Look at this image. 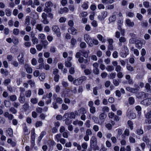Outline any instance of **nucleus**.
Masks as SVG:
<instances>
[{
  "label": "nucleus",
  "mask_w": 151,
  "mask_h": 151,
  "mask_svg": "<svg viewBox=\"0 0 151 151\" xmlns=\"http://www.w3.org/2000/svg\"><path fill=\"white\" fill-rule=\"evenodd\" d=\"M53 4L50 1L46 2L45 4V8L44 9V11L46 12H51L52 11L51 7L53 6Z\"/></svg>",
  "instance_id": "nucleus-1"
},
{
  "label": "nucleus",
  "mask_w": 151,
  "mask_h": 151,
  "mask_svg": "<svg viewBox=\"0 0 151 151\" xmlns=\"http://www.w3.org/2000/svg\"><path fill=\"white\" fill-rule=\"evenodd\" d=\"M84 38L88 45L91 47L93 46V44H92V40L89 35L87 34L84 35Z\"/></svg>",
  "instance_id": "nucleus-2"
},
{
  "label": "nucleus",
  "mask_w": 151,
  "mask_h": 151,
  "mask_svg": "<svg viewBox=\"0 0 151 151\" xmlns=\"http://www.w3.org/2000/svg\"><path fill=\"white\" fill-rule=\"evenodd\" d=\"M52 31L56 34L57 37H60V36L61 33L60 32V29L57 26H53L52 27Z\"/></svg>",
  "instance_id": "nucleus-3"
},
{
  "label": "nucleus",
  "mask_w": 151,
  "mask_h": 151,
  "mask_svg": "<svg viewBox=\"0 0 151 151\" xmlns=\"http://www.w3.org/2000/svg\"><path fill=\"white\" fill-rule=\"evenodd\" d=\"M24 52H22L20 53L19 55L18 56V60L19 62V63L20 64H24Z\"/></svg>",
  "instance_id": "nucleus-4"
},
{
  "label": "nucleus",
  "mask_w": 151,
  "mask_h": 151,
  "mask_svg": "<svg viewBox=\"0 0 151 151\" xmlns=\"http://www.w3.org/2000/svg\"><path fill=\"white\" fill-rule=\"evenodd\" d=\"M108 15V12L106 11L103 12L101 13V15H99L98 18L100 20H103Z\"/></svg>",
  "instance_id": "nucleus-5"
},
{
  "label": "nucleus",
  "mask_w": 151,
  "mask_h": 151,
  "mask_svg": "<svg viewBox=\"0 0 151 151\" xmlns=\"http://www.w3.org/2000/svg\"><path fill=\"white\" fill-rule=\"evenodd\" d=\"M146 93L143 92H141L137 93V97L138 99L144 98L146 97Z\"/></svg>",
  "instance_id": "nucleus-6"
},
{
  "label": "nucleus",
  "mask_w": 151,
  "mask_h": 151,
  "mask_svg": "<svg viewBox=\"0 0 151 151\" xmlns=\"http://www.w3.org/2000/svg\"><path fill=\"white\" fill-rule=\"evenodd\" d=\"M19 100L21 104H23L25 102V98L23 93H20V96L19 98Z\"/></svg>",
  "instance_id": "nucleus-7"
},
{
  "label": "nucleus",
  "mask_w": 151,
  "mask_h": 151,
  "mask_svg": "<svg viewBox=\"0 0 151 151\" xmlns=\"http://www.w3.org/2000/svg\"><path fill=\"white\" fill-rule=\"evenodd\" d=\"M151 103V98L146 99L141 102V103L145 105H150Z\"/></svg>",
  "instance_id": "nucleus-8"
},
{
  "label": "nucleus",
  "mask_w": 151,
  "mask_h": 151,
  "mask_svg": "<svg viewBox=\"0 0 151 151\" xmlns=\"http://www.w3.org/2000/svg\"><path fill=\"white\" fill-rule=\"evenodd\" d=\"M139 87L137 86V88H133L130 87H127L126 88V89L127 90L131 92L132 93H135L137 91H138V89Z\"/></svg>",
  "instance_id": "nucleus-9"
},
{
  "label": "nucleus",
  "mask_w": 151,
  "mask_h": 151,
  "mask_svg": "<svg viewBox=\"0 0 151 151\" xmlns=\"http://www.w3.org/2000/svg\"><path fill=\"white\" fill-rule=\"evenodd\" d=\"M136 47L138 49H140L142 46V44L141 41L139 40H136L135 41Z\"/></svg>",
  "instance_id": "nucleus-10"
},
{
  "label": "nucleus",
  "mask_w": 151,
  "mask_h": 151,
  "mask_svg": "<svg viewBox=\"0 0 151 151\" xmlns=\"http://www.w3.org/2000/svg\"><path fill=\"white\" fill-rule=\"evenodd\" d=\"M68 31V32L73 35L76 34L77 32V30L73 27H71L69 28Z\"/></svg>",
  "instance_id": "nucleus-11"
},
{
  "label": "nucleus",
  "mask_w": 151,
  "mask_h": 151,
  "mask_svg": "<svg viewBox=\"0 0 151 151\" xmlns=\"http://www.w3.org/2000/svg\"><path fill=\"white\" fill-rule=\"evenodd\" d=\"M97 143V140L96 137L95 136H93L91 138L90 140V145Z\"/></svg>",
  "instance_id": "nucleus-12"
},
{
  "label": "nucleus",
  "mask_w": 151,
  "mask_h": 151,
  "mask_svg": "<svg viewBox=\"0 0 151 151\" xmlns=\"http://www.w3.org/2000/svg\"><path fill=\"white\" fill-rule=\"evenodd\" d=\"M90 147L91 148L93 149V150H99V147L97 145V144H93L90 145Z\"/></svg>",
  "instance_id": "nucleus-13"
},
{
  "label": "nucleus",
  "mask_w": 151,
  "mask_h": 151,
  "mask_svg": "<svg viewBox=\"0 0 151 151\" xmlns=\"http://www.w3.org/2000/svg\"><path fill=\"white\" fill-rule=\"evenodd\" d=\"M25 68L27 72L28 73H32V68L31 67L29 66L28 65H25Z\"/></svg>",
  "instance_id": "nucleus-14"
},
{
  "label": "nucleus",
  "mask_w": 151,
  "mask_h": 151,
  "mask_svg": "<svg viewBox=\"0 0 151 151\" xmlns=\"http://www.w3.org/2000/svg\"><path fill=\"white\" fill-rule=\"evenodd\" d=\"M126 23L127 25L129 27H133L134 25V23L133 22H131L129 19H127L126 21Z\"/></svg>",
  "instance_id": "nucleus-15"
},
{
  "label": "nucleus",
  "mask_w": 151,
  "mask_h": 151,
  "mask_svg": "<svg viewBox=\"0 0 151 151\" xmlns=\"http://www.w3.org/2000/svg\"><path fill=\"white\" fill-rule=\"evenodd\" d=\"M80 51H81V53H82V55L84 57L86 58L88 57V54L89 53V51H88L87 52L84 50H83Z\"/></svg>",
  "instance_id": "nucleus-16"
},
{
  "label": "nucleus",
  "mask_w": 151,
  "mask_h": 151,
  "mask_svg": "<svg viewBox=\"0 0 151 151\" xmlns=\"http://www.w3.org/2000/svg\"><path fill=\"white\" fill-rule=\"evenodd\" d=\"M41 42L42 43V45L43 47L44 48H46L48 44V42L46 40H42L41 41Z\"/></svg>",
  "instance_id": "nucleus-17"
},
{
  "label": "nucleus",
  "mask_w": 151,
  "mask_h": 151,
  "mask_svg": "<svg viewBox=\"0 0 151 151\" xmlns=\"http://www.w3.org/2000/svg\"><path fill=\"white\" fill-rule=\"evenodd\" d=\"M30 23V18L29 17L27 16L26 17L24 24L25 26L29 25Z\"/></svg>",
  "instance_id": "nucleus-18"
},
{
  "label": "nucleus",
  "mask_w": 151,
  "mask_h": 151,
  "mask_svg": "<svg viewBox=\"0 0 151 151\" xmlns=\"http://www.w3.org/2000/svg\"><path fill=\"white\" fill-rule=\"evenodd\" d=\"M68 11L69 9L67 7H65L63 8H61L59 11V12L60 13L62 14L64 12L65 13L67 12H68Z\"/></svg>",
  "instance_id": "nucleus-19"
},
{
  "label": "nucleus",
  "mask_w": 151,
  "mask_h": 151,
  "mask_svg": "<svg viewBox=\"0 0 151 151\" xmlns=\"http://www.w3.org/2000/svg\"><path fill=\"white\" fill-rule=\"evenodd\" d=\"M78 111L79 113L81 114H85L86 113V111L85 109L83 107H81L80 109L78 110Z\"/></svg>",
  "instance_id": "nucleus-20"
},
{
  "label": "nucleus",
  "mask_w": 151,
  "mask_h": 151,
  "mask_svg": "<svg viewBox=\"0 0 151 151\" xmlns=\"http://www.w3.org/2000/svg\"><path fill=\"white\" fill-rule=\"evenodd\" d=\"M86 78H87L86 76H82L78 78V80L80 81V83H81V84L83 81L86 80Z\"/></svg>",
  "instance_id": "nucleus-21"
},
{
  "label": "nucleus",
  "mask_w": 151,
  "mask_h": 151,
  "mask_svg": "<svg viewBox=\"0 0 151 151\" xmlns=\"http://www.w3.org/2000/svg\"><path fill=\"white\" fill-rule=\"evenodd\" d=\"M88 15V13L86 12L82 11L79 14L80 17H85Z\"/></svg>",
  "instance_id": "nucleus-22"
},
{
  "label": "nucleus",
  "mask_w": 151,
  "mask_h": 151,
  "mask_svg": "<svg viewBox=\"0 0 151 151\" xmlns=\"http://www.w3.org/2000/svg\"><path fill=\"white\" fill-rule=\"evenodd\" d=\"M88 2H84L81 5L82 7L84 9H86L88 8Z\"/></svg>",
  "instance_id": "nucleus-23"
},
{
  "label": "nucleus",
  "mask_w": 151,
  "mask_h": 151,
  "mask_svg": "<svg viewBox=\"0 0 151 151\" xmlns=\"http://www.w3.org/2000/svg\"><path fill=\"white\" fill-rule=\"evenodd\" d=\"M27 4L28 5L31 6V7L33 8H35V6H34L32 0H29L27 2Z\"/></svg>",
  "instance_id": "nucleus-24"
},
{
  "label": "nucleus",
  "mask_w": 151,
  "mask_h": 151,
  "mask_svg": "<svg viewBox=\"0 0 151 151\" xmlns=\"http://www.w3.org/2000/svg\"><path fill=\"white\" fill-rule=\"evenodd\" d=\"M146 118L148 119L151 118V110L148 109V112L145 115Z\"/></svg>",
  "instance_id": "nucleus-25"
},
{
  "label": "nucleus",
  "mask_w": 151,
  "mask_h": 151,
  "mask_svg": "<svg viewBox=\"0 0 151 151\" xmlns=\"http://www.w3.org/2000/svg\"><path fill=\"white\" fill-rule=\"evenodd\" d=\"M7 142L8 143L10 144L12 147H14L16 145V142L10 139H8Z\"/></svg>",
  "instance_id": "nucleus-26"
},
{
  "label": "nucleus",
  "mask_w": 151,
  "mask_h": 151,
  "mask_svg": "<svg viewBox=\"0 0 151 151\" xmlns=\"http://www.w3.org/2000/svg\"><path fill=\"white\" fill-rule=\"evenodd\" d=\"M43 27L41 24H38L36 25V29L39 31H41L43 29Z\"/></svg>",
  "instance_id": "nucleus-27"
},
{
  "label": "nucleus",
  "mask_w": 151,
  "mask_h": 151,
  "mask_svg": "<svg viewBox=\"0 0 151 151\" xmlns=\"http://www.w3.org/2000/svg\"><path fill=\"white\" fill-rule=\"evenodd\" d=\"M6 133L10 137H12L13 136V132L12 129L9 128L6 130Z\"/></svg>",
  "instance_id": "nucleus-28"
},
{
  "label": "nucleus",
  "mask_w": 151,
  "mask_h": 151,
  "mask_svg": "<svg viewBox=\"0 0 151 151\" xmlns=\"http://www.w3.org/2000/svg\"><path fill=\"white\" fill-rule=\"evenodd\" d=\"M4 106L6 107H9L11 106L10 102L6 100H4Z\"/></svg>",
  "instance_id": "nucleus-29"
},
{
  "label": "nucleus",
  "mask_w": 151,
  "mask_h": 151,
  "mask_svg": "<svg viewBox=\"0 0 151 151\" xmlns=\"http://www.w3.org/2000/svg\"><path fill=\"white\" fill-rule=\"evenodd\" d=\"M134 98L132 97H131L129 98L128 101L130 104H133L134 103Z\"/></svg>",
  "instance_id": "nucleus-30"
},
{
  "label": "nucleus",
  "mask_w": 151,
  "mask_h": 151,
  "mask_svg": "<svg viewBox=\"0 0 151 151\" xmlns=\"http://www.w3.org/2000/svg\"><path fill=\"white\" fill-rule=\"evenodd\" d=\"M1 72L2 74H4L6 76H7L9 73V72L6 70H4L3 68H1Z\"/></svg>",
  "instance_id": "nucleus-31"
},
{
  "label": "nucleus",
  "mask_w": 151,
  "mask_h": 151,
  "mask_svg": "<svg viewBox=\"0 0 151 151\" xmlns=\"http://www.w3.org/2000/svg\"><path fill=\"white\" fill-rule=\"evenodd\" d=\"M11 79L8 78L4 80L3 83L4 85L7 86L11 83Z\"/></svg>",
  "instance_id": "nucleus-32"
},
{
  "label": "nucleus",
  "mask_w": 151,
  "mask_h": 151,
  "mask_svg": "<svg viewBox=\"0 0 151 151\" xmlns=\"http://www.w3.org/2000/svg\"><path fill=\"white\" fill-rule=\"evenodd\" d=\"M136 133L138 135L142 134L144 133L143 130L141 129H138L136 130Z\"/></svg>",
  "instance_id": "nucleus-33"
},
{
  "label": "nucleus",
  "mask_w": 151,
  "mask_h": 151,
  "mask_svg": "<svg viewBox=\"0 0 151 151\" xmlns=\"http://www.w3.org/2000/svg\"><path fill=\"white\" fill-rule=\"evenodd\" d=\"M106 70L110 72L113 70H114V68L113 66L111 65H108L107 66Z\"/></svg>",
  "instance_id": "nucleus-34"
},
{
  "label": "nucleus",
  "mask_w": 151,
  "mask_h": 151,
  "mask_svg": "<svg viewBox=\"0 0 151 151\" xmlns=\"http://www.w3.org/2000/svg\"><path fill=\"white\" fill-rule=\"evenodd\" d=\"M32 92L31 90H28L25 92V96L27 98H29L30 97L31 95Z\"/></svg>",
  "instance_id": "nucleus-35"
},
{
  "label": "nucleus",
  "mask_w": 151,
  "mask_h": 151,
  "mask_svg": "<svg viewBox=\"0 0 151 151\" xmlns=\"http://www.w3.org/2000/svg\"><path fill=\"white\" fill-rule=\"evenodd\" d=\"M9 98L10 100L13 101H15L17 99V96L15 95H12L10 96Z\"/></svg>",
  "instance_id": "nucleus-36"
},
{
  "label": "nucleus",
  "mask_w": 151,
  "mask_h": 151,
  "mask_svg": "<svg viewBox=\"0 0 151 151\" xmlns=\"http://www.w3.org/2000/svg\"><path fill=\"white\" fill-rule=\"evenodd\" d=\"M84 72L86 75H88L91 74V70L88 68L85 69Z\"/></svg>",
  "instance_id": "nucleus-37"
},
{
  "label": "nucleus",
  "mask_w": 151,
  "mask_h": 151,
  "mask_svg": "<svg viewBox=\"0 0 151 151\" xmlns=\"http://www.w3.org/2000/svg\"><path fill=\"white\" fill-rule=\"evenodd\" d=\"M38 37L39 39L44 40L45 38L46 37L44 34L41 33L38 35Z\"/></svg>",
  "instance_id": "nucleus-38"
},
{
  "label": "nucleus",
  "mask_w": 151,
  "mask_h": 151,
  "mask_svg": "<svg viewBox=\"0 0 151 151\" xmlns=\"http://www.w3.org/2000/svg\"><path fill=\"white\" fill-rule=\"evenodd\" d=\"M127 68L128 70L131 72L133 71L134 70V68L129 64L127 65Z\"/></svg>",
  "instance_id": "nucleus-39"
},
{
  "label": "nucleus",
  "mask_w": 151,
  "mask_h": 151,
  "mask_svg": "<svg viewBox=\"0 0 151 151\" xmlns=\"http://www.w3.org/2000/svg\"><path fill=\"white\" fill-rule=\"evenodd\" d=\"M32 44L34 45L37 44L38 43L39 40L36 37L32 38Z\"/></svg>",
  "instance_id": "nucleus-40"
},
{
  "label": "nucleus",
  "mask_w": 151,
  "mask_h": 151,
  "mask_svg": "<svg viewBox=\"0 0 151 151\" xmlns=\"http://www.w3.org/2000/svg\"><path fill=\"white\" fill-rule=\"evenodd\" d=\"M9 111L13 114H15L17 112V110L13 107H11L9 109Z\"/></svg>",
  "instance_id": "nucleus-41"
},
{
  "label": "nucleus",
  "mask_w": 151,
  "mask_h": 151,
  "mask_svg": "<svg viewBox=\"0 0 151 151\" xmlns=\"http://www.w3.org/2000/svg\"><path fill=\"white\" fill-rule=\"evenodd\" d=\"M127 124L131 130L133 129V123L131 120H129L127 122Z\"/></svg>",
  "instance_id": "nucleus-42"
},
{
  "label": "nucleus",
  "mask_w": 151,
  "mask_h": 151,
  "mask_svg": "<svg viewBox=\"0 0 151 151\" xmlns=\"http://www.w3.org/2000/svg\"><path fill=\"white\" fill-rule=\"evenodd\" d=\"M27 83L30 85L31 87H34L35 86V82L31 80H29L27 81Z\"/></svg>",
  "instance_id": "nucleus-43"
},
{
  "label": "nucleus",
  "mask_w": 151,
  "mask_h": 151,
  "mask_svg": "<svg viewBox=\"0 0 151 151\" xmlns=\"http://www.w3.org/2000/svg\"><path fill=\"white\" fill-rule=\"evenodd\" d=\"M29 105L27 102H25L23 106V108L25 111L27 110L29 108Z\"/></svg>",
  "instance_id": "nucleus-44"
},
{
  "label": "nucleus",
  "mask_w": 151,
  "mask_h": 151,
  "mask_svg": "<svg viewBox=\"0 0 151 151\" xmlns=\"http://www.w3.org/2000/svg\"><path fill=\"white\" fill-rule=\"evenodd\" d=\"M116 19V17L115 15H112L109 18V20L110 22H114Z\"/></svg>",
  "instance_id": "nucleus-45"
},
{
  "label": "nucleus",
  "mask_w": 151,
  "mask_h": 151,
  "mask_svg": "<svg viewBox=\"0 0 151 151\" xmlns=\"http://www.w3.org/2000/svg\"><path fill=\"white\" fill-rule=\"evenodd\" d=\"M106 115L104 113H102L99 115V117L100 119L103 120L106 118Z\"/></svg>",
  "instance_id": "nucleus-46"
},
{
  "label": "nucleus",
  "mask_w": 151,
  "mask_h": 151,
  "mask_svg": "<svg viewBox=\"0 0 151 151\" xmlns=\"http://www.w3.org/2000/svg\"><path fill=\"white\" fill-rule=\"evenodd\" d=\"M39 78L41 81H42L45 78V73H41L39 76Z\"/></svg>",
  "instance_id": "nucleus-47"
},
{
  "label": "nucleus",
  "mask_w": 151,
  "mask_h": 151,
  "mask_svg": "<svg viewBox=\"0 0 151 151\" xmlns=\"http://www.w3.org/2000/svg\"><path fill=\"white\" fill-rule=\"evenodd\" d=\"M136 117V114L135 113H130L129 118L130 119H135Z\"/></svg>",
  "instance_id": "nucleus-48"
},
{
  "label": "nucleus",
  "mask_w": 151,
  "mask_h": 151,
  "mask_svg": "<svg viewBox=\"0 0 151 151\" xmlns=\"http://www.w3.org/2000/svg\"><path fill=\"white\" fill-rule=\"evenodd\" d=\"M93 73L96 75H98L99 74V71L98 68H94L93 70Z\"/></svg>",
  "instance_id": "nucleus-49"
},
{
  "label": "nucleus",
  "mask_w": 151,
  "mask_h": 151,
  "mask_svg": "<svg viewBox=\"0 0 151 151\" xmlns=\"http://www.w3.org/2000/svg\"><path fill=\"white\" fill-rule=\"evenodd\" d=\"M36 47L37 50L38 51L41 50L43 47L42 45L40 44H39L37 45Z\"/></svg>",
  "instance_id": "nucleus-50"
},
{
  "label": "nucleus",
  "mask_w": 151,
  "mask_h": 151,
  "mask_svg": "<svg viewBox=\"0 0 151 151\" xmlns=\"http://www.w3.org/2000/svg\"><path fill=\"white\" fill-rule=\"evenodd\" d=\"M6 14L8 17H9L11 15V11L9 9H6L5 10Z\"/></svg>",
  "instance_id": "nucleus-51"
},
{
  "label": "nucleus",
  "mask_w": 151,
  "mask_h": 151,
  "mask_svg": "<svg viewBox=\"0 0 151 151\" xmlns=\"http://www.w3.org/2000/svg\"><path fill=\"white\" fill-rule=\"evenodd\" d=\"M97 37L99 40L101 41L102 42H105V41H104V40H103V37L101 35H99V34L98 35H97Z\"/></svg>",
  "instance_id": "nucleus-52"
},
{
  "label": "nucleus",
  "mask_w": 151,
  "mask_h": 151,
  "mask_svg": "<svg viewBox=\"0 0 151 151\" xmlns=\"http://www.w3.org/2000/svg\"><path fill=\"white\" fill-rule=\"evenodd\" d=\"M119 41L121 42L124 43L126 41V39L124 37H121L119 38Z\"/></svg>",
  "instance_id": "nucleus-53"
},
{
  "label": "nucleus",
  "mask_w": 151,
  "mask_h": 151,
  "mask_svg": "<svg viewBox=\"0 0 151 151\" xmlns=\"http://www.w3.org/2000/svg\"><path fill=\"white\" fill-rule=\"evenodd\" d=\"M113 83L116 86H118L119 84V80H117L116 79H114L113 81Z\"/></svg>",
  "instance_id": "nucleus-54"
},
{
  "label": "nucleus",
  "mask_w": 151,
  "mask_h": 151,
  "mask_svg": "<svg viewBox=\"0 0 151 151\" xmlns=\"http://www.w3.org/2000/svg\"><path fill=\"white\" fill-rule=\"evenodd\" d=\"M122 67L120 65L116 66L115 68V71L117 72H119L121 71Z\"/></svg>",
  "instance_id": "nucleus-55"
},
{
  "label": "nucleus",
  "mask_w": 151,
  "mask_h": 151,
  "mask_svg": "<svg viewBox=\"0 0 151 151\" xmlns=\"http://www.w3.org/2000/svg\"><path fill=\"white\" fill-rule=\"evenodd\" d=\"M81 147L84 149H86L88 147V145L87 143L83 142L81 145Z\"/></svg>",
  "instance_id": "nucleus-56"
},
{
  "label": "nucleus",
  "mask_w": 151,
  "mask_h": 151,
  "mask_svg": "<svg viewBox=\"0 0 151 151\" xmlns=\"http://www.w3.org/2000/svg\"><path fill=\"white\" fill-rule=\"evenodd\" d=\"M143 5L145 8H148L150 6V3L148 1H145L143 3Z\"/></svg>",
  "instance_id": "nucleus-57"
},
{
  "label": "nucleus",
  "mask_w": 151,
  "mask_h": 151,
  "mask_svg": "<svg viewBox=\"0 0 151 151\" xmlns=\"http://www.w3.org/2000/svg\"><path fill=\"white\" fill-rule=\"evenodd\" d=\"M92 132L91 130L89 129H87L86 131V135L89 136L92 134Z\"/></svg>",
  "instance_id": "nucleus-58"
},
{
  "label": "nucleus",
  "mask_w": 151,
  "mask_h": 151,
  "mask_svg": "<svg viewBox=\"0 0 151 151\" xmlns=\"http://www.w3.org/2000/svg\"><path fill=\"white\" fill-rule=\"evenodd\" d=\"M48 143L50 146H53L55 145V142L53 140H50L48 141Z\"/></svg>",
  "instance_id": "nucleus-59"
},
{
  "label": "nucleus",
  "mask_w": 151,
  "mask_h": 151,
  "mask_svg": "<svg viewBox=\"0 0 151 151\" xmlns=\"http://www.w3.org/2000/svg\"><path fill=\"white\" fill-rule=\"evenodd\" d=\"M65 66L67 67H70L71 66L72 64L69 61H66L65 62Z\"/></svg>",
  "instance_id": "nucleus-60"
},
{
  "label": "nucleus",
  "mask_w": 151,
  "mask_h": 151,
  "mask_svg": "<svg viewBox=\"0 0 151 151\" xmlns=\"http://www.w3.org/2000/svg\"><path fill=\"white\" fill-rule=\"evenodd\" d=\"M142 140L147 143L149 142V140L147 136H144L142 138Z\"/></svg>",
  "instance_id": "nucleus-61"
},
{
  "label": "nucleus",
  "mask_w": 151,
  "mask_h": 151,
  "mask_svg": "<svg viewBox=\"0 0 151 151\" xmlns=\"http://www.w3.org/2000/svg\"><path fill=\"white\" fill-rule=\"evenodd\" d=\"M42 122L41 121H37L35 123V126L37 127H38L42 126Z\"/></svg>",
  "instance_id": "nucleus-62"
},
{
  "label": "nucleus",
  "mask_w": 151,
  "mask_h": 151,
  "mask_svg": "<svg viewBox=\"0 0 151 151\" xmlns=\"http://www.w3.org/2000/svg\"><path fill=\"white\" fill-rule=\"evenodd\" d=\"M40 74V73L38 70H35L33 73V75L35 77L38 76Z\"/></svg>",
  "instance_id": "nucleus-63"
},
{
  "label": "nucleus",
  "mask_w": 151,
  "mask_h": 151,
  "mask_svg": "<svg viewBox=\"0 0 151 151\" xmlns=\"http://www.w3.org/2000/svg\"><path fill=\"white\" fill-rule=\"evenodd\" d=\"M30 52L32 54H34L37 52L36 49L34 47L31 48L30 49Z\"/></svg>",
  "instance_id": "nucleus-64"
}]
</instances>
